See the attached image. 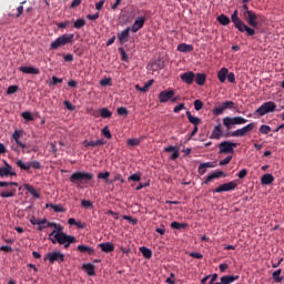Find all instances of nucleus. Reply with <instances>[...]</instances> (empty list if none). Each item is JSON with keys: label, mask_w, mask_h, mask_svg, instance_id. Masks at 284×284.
<instances>
[{"label": "nucleus", "mask_w": 284, "mask_h": 284, "mask_svg": "<svg viewBox=\"0 0 284 284\" xmlns=\"http://www.w3.org/2000/svg\"><path fill=\"white\" fill-rule=\"evenodd\" d=\"M83 143H84V148H99L101 145H105V141L103 140L90 141V142L85 140Z\"/></svg>", "instance_id": "29"}, {"label": "nucleus", "mask_w": 284, "mask_h": 284, "mask_svg": "<svg viewBox=\"0 0 284 284\" xmlns=\"http://www.w3.org/2000/svg\"><path fill=\"white\" fill-rule=\"evenodd\" d=\"M226 79L229 83H236V75L234 74V72H229L226 74Z\"/></svg>", "instance_id": "53"}, {"label": "nucleus", "mask_w": 284, "mask_h": 284, "mask_svg": "<svg viewBox=\"0 0 284 284\" xmlns=\"http://www.w3.org/2000/svg\"><path fill=\"white\" fill-rule=\"evenodd\" d=\"M23 3H26V1H22L20 3V6L17 8V13L13 14V17H16V19H19V17H21L23 14Z\"/></svg>", "instance_id": "44"}, {"label": "nucleus", "mask_w": 284, "mask_h": 284, "mask_svg": "<svg viewBox=\"0 0 284 284\" xmlns=\"http://www.w3.org/2000/svg\"><path fill=\"white\" fill-rule=\"evenodd\" d=\"M72 41H74V33H64L51 43L50 50H59V48H63V45H68Z\"/></svg>", "instance_id": "2"}, {"label": "nucleus", "mask_w": 284, "mask_h": 284, "mask_svg": "<svg viewBox=\"0 0 284 284\" xmlns=\"http://www.w3.org/2000/svg\"><path fill=\"white\" fill-rule=\"evenodd\" d=\"M143 26H145V17H139L134 20L132 27L130 28L131 32H139V30H141V28H143Z\"/></svg>", "instance_id": "14"}, {"label": "nucleus", "mask_w": 284, "mask_h": 284, "mask_svg": "<svg viewBox=\"0 0 284 284\" xmlns=\"http://www.w3.org/2000/svg\"><path fill=\"white\" fill-rule=\"evenodd\" d=\"M140 252L144 256V258H149V260L152 258V250H150L145 246H141Z\"/></svg>", "instance_id": "37"}, {"label": "nucleus", "mask_w": 284, "mask_h": 284, "mask_svg": "<svg viewBox=\"0 0 284 284\" xmlns=\"http://www.w3.org/2000/svg\"><path fill=\"white\" fill-rule=\"evenodd\" d=\"M141 141L139 139H129L128 145H131L132 148L140 145Z\"/></svg>", "instance_id": "56"}, {"label": "nucleus", "mask_w": 284, "mask_h": 284, "mask_svg": "<svg viewBox=\"0 0 284 284\" xmlns=\"http://www.w3.org/2000/svg\"><path fill=\"white\" fill-rule=\"evenodd\" d=\"M98 179H102L103 181H106V183H108V179H110V172L106 171L104 173H99Z\"/></svg>", "instance_id": "59"}, {"label": "nucleus", "mask_w": 284, "mask_h": 284, "mask_svg": "<svg viewBox=\"0 0 284 284\" xmlns=\"http://www.w3.org/2000/svg\"><path fill=\"white\" fill-rule=\"evenodd\" d=\"M186 116H187L189 122L192 123V125H194V126L201 125L202 121L199 118L192 115V112L186 111Z\"/></svg>", "instance_id": "33"}, {"label": "nucleus", "mask_w": 284, "mask_h": 284, "mask_svg": "<svg viewBox=\"0 0 284 284\" xmlns=\"http://www.w3.org/2000/svg\"><path fill=\"white\" fill-rule=\"evenodd\" d=\"M44 261H49L51 264L63 263L65 261V255L60 251L48 253Z\"/></svg>", "instance_id": "9"}, {"label": "nucleus", "mask_w": 284, "mask_h": 284, "mask_svg": "<svg viewBox=\"0 0 284 284\" xmlns=\"http://www.w3.org/2000/svg\"><path fill=\"white\" fill-rule=\"evenodd\" d=\"M254 128H256V122H251L247 125L233 131L231 136H246V134H250Z\"/></svg>", "instance_id": "10"}, {"label": "nucleus", "mask_w": 284, "mask_h": 284, "mask_svg": "<svg viewBox=\"0 0 284 284\" xmlns=\"http://www.w3.org/2000/svg\"><path fill=\"white\" fill-rule=\"evenodd\" d=\"M242 17L247 24L239 18V10H235L231 14V21L234 28H236L239 32H246V37H254V34H256V28H258V16L254 11H244Z\"/></svg>", "instance_id": "1"}, {"label": "nucleus", "mask_w": 284, "mask_h": 284, "mask_svg": "<svg viewBox=\"0 0 284 284\" xmlns=\"http://www.w3.org/2000/svg\"><path fill=\"white\" fill-rule=\"evenodd\" d=\"M239 143L231 141H223L219 144L220 154H234V148H237Z\"/></svg>", "instance_id": "7"}, {"label": "nucleus", "mask_w": 284, "mask_h": 284, "mask_svg": "<svg viewBox=\"0 0 284 284\" xmlns=\"http://www.w3.org/2000/svg\"><path fill=\"white\" fill-rule=\"evenodd\" d=\"M16 165H18V168H20V170H24V172L30 171V168H33V170H41V162L34 160L31 161L29 163H24L22 160H18L16 162Z\"/></svg>", "instance_id": "8"}, {"label": "nucleus", "mask_w": 284, "mask_h": 284, "mask_svg": "<svg viewBox=\"0 0 284 284\" xmlns=\"http://www.w3.org/2000/svg\"><path fill=\"white\" fill-rule=\"evenodd\" d=\"M194 109L196 110V112H200V110H203V101L195 100L194 101Z\"/></svg>", "instance_id": "54"}, {"label": "nucleus", "mask_w": 284, "mask_h": 284, "mask_svg": "<svg viewBox=\"0 0 284 284\" xmlns=\"http://www.w3.org/2000/svg\"><path fill=\"white\" fill-rule=\"evenodd\" d=\"M99 247L105 254H110V253L114 252V244H112V242L100 243Z\"/></svg>", "instance_id": "22"}, {"label": "nucleus", "mask_w": 284, "mask_h": 284, "mask_svg": "<svg viewBox=\"0 0 284 284\" xmlns=\"http://www.w3.org/2000/svg\"><path fill=\"white\" fill-rule=\"evenodd\" d=\"M19 92V85H10L8 89H7V94H14Z\"/></svg>", "instance_id": "52"}, {"label": "nucleus", "mask_w": 284, "mask_h": 284, "mask_svg": "<svg viewBox=\"0 0 284 284\" xmlns=\"http://www.w3.org/2000/svg\"><path fill=\"white\" fill-rule=\"evenodd\" d=\"M221 136H223V126L221 124H217L214 126L210 139H214V140L219 141V139H221Z\"/></svg>", "instance_id": "21"}, {"label": "nucleus", "mask_w": 284, "mask_h": 284, "mask_svg": "<svg viewBox=\"0 0 284 284\" xmlns=\"http://www.w3.org/2000/svg\"><path fill=\"white\" fill-rule=\"evenodd\" d=\"M222 105H224V110H233L234 102L233 101H225L224 103H222Z\"/></svg>", "instance_id": "57"}, {"label": "nucleus", "mask_w": 284, "mask_h": 284, "mask_svg": "<svg viewBox=\"0 0 284 284\" xmlns=\"http://www.w3.org/2000/svg\"><path fill=\"white\" fill-rule=\"evenodd\" d=\"M262 185H272L274 183V175L266 173L261 179Z\"/></svg>", "instance_id": "31"}, {"label": "nucleus", "mask_w": 284, "mask_h": 284, "mask_svg": "<svg viewBox=\"0 0 284 284\" xmlns=\"http://www.w3.org/2000/svg\"><path fill=\"white\" fill-rule=\"evenodd\" d=\"M23 135V130H16L12 134V139L13 141L17 143V145H19V148H21L22 150H26V148H28L26 145V143L21 142V136Z\"/></svg>", "instance_id": "16"}, {"label": "nucleus", "mask_w": 284, "mask_h": 284, "mask_svg": "<svg viewBox=\"0 0 284 284\" xmlns=\"http://www.w3.org/2000/svg\"><path fill=\"white\" fill-rule=\"evenodd\" d=\"M0 176H17V172L12 171V166L6 162V166L0 168Z\"/></svg>", "instance_id": "18"}, {"label": "nucleus", "mask_w": 284, "mask_h": 284, "mask_svg": "<svg viewBox=\"0 0 284 284\" xmlns=\"http://www.w3.org/2000/svg\"><path fill=\"white\" fill-rule=\"evenodd\" d=\"M119 52L121 54V61H125L128 63V53L125 52V50H123V48H120Z\"/></svg>", "instance_id": "60"}, {"label": "nucleus", "mask_w": 284, "mask_h": 284, "mask_svg": "<svg viewBox=\"0 0 284 284\" xmlns=\"http://www.w3.org/2000/svg\"><path fill=\"white\" fill-rule=\"evenodd\" d=\"M22 119H24L26 121H34V116L30 111H24L22 113Z\"/></svg>", "instance_id": "47"}, {"label": "nucleus", "mask_w": 284, "mask_h": 284, "mask_svg": "<svg viewBox=\"0 0 284 284\" xmlns=\"http://www.w3.org/2000/svg\"><path fill=\"white\" fill-rule=\"evenodd\" d=\"M210 168H216V163L214 162H203L199 165L197 173L203 176L205 172H207V169Z\"/></svg>", "instance_id": "19"}, {"label": "nucleus", "mask_w": 284, "mask_h": 284, "mask_svg": "<svg viewBox=\"0 0 284 284\" xmlns=\"http://www.w3.org/2000/svg\"><path fill=\"white\" fill-rule=\"evenodd\" d=\"M245 123H247V119L243 116H226L223 119V125H225V128L229 130H232L233 125H245Z\"/></svg>", "instance_id": "6"}, {"label": "nucleus", "mask_w": 284, "mask_h": 284, "mask_svg": "<svg viewBox=\"0 0 284 284\" xmlns=\"http://www.w3.org/2000/svg\"><path fill=\"white\" fill-rule=\"evenodd\" d=\"M20 72H23V74H39L40 70L34 67H20Z\"/></svg>", "instance_id": "27"}, {"label": "nucleus", "mask_w": 284, "mask_h": 284, "mask_svg": "<svg viewBox=\"0 0 284 284\" xmlns=\"http://www.w3.org/2000/svg\"><path fill=\"white\" fill-rule=\"evenodd\" d=\"M190 256L192 258H199V260L203 258V254H201L199 252H192V253H190Z\"/></svg>", "instance_id": "64"}, {"label": "nucleus", "mask_w": 284, "mask_h": 284, "mask_svg": "<svg viewBox=\"0 0 284 284\" xmlns=\"http://www.w3.org/2000/svg\"><path fill=\"white\" fill-rule=\"evenodd\" d=\"M59 83H63V79L53 75L52 80L49 82V85H59Z\"/></svg>", "instance_id": "45"}, {"label": "nucleus", "mask_w": 284, "mask_h": 284, "mask_svg": "<svg viewBox=\"0 0 284 284\" xmlns=\"http://www.w3.org/2000/svg\"><path fill=\"white\" fill-rule=\"evenodd\" d=\"M164 152H173V154L171 155V161H176V159H179V156H180L179 148H176V146H166L164 149Z\"/></svg>", "instance_id": "30"}, {"label": "nucleus", "mask_w": 284, "mask_h": 284, "mask_svg": "<svg viewBox=\"0 0 284 284\" xmlns=\"http://www.w3.org/2000/svg\"><path fill=\"white\" fill-rule=\"evenodd\" d=\"M85 20L84 19H78L74 21L73 23V27L77 29V30H81V28H84L85 26Z\"/></svg>", "instance_id": "41"}, {"label": "nucleus", "mask_w": 284, "mask_h": 284, "mask_svg": "<svg viewBox=\"0 0 284 284\" xmlns=\"http://www.w3.org/2000/svg\"><path fill=\"white\" fill-rule=\"evenodd\" d=\"M63 104L65 105L67 110H70V112H74V110H77V106H74L70 101H64Z\"/></svg>", "instance_id": "58"}, {"label": "nucleus", "mask_w": 284, "mask_h": 284, "mask_svg": "<svg viewBox=\"0 0 284 284\" xmlns=\"http://www.w3.org/2000/svg\"><path fill=\"white\" fill-rule=\"evenodd\" d=\"M130 32H132V29H130L129 27L125 30H123L120 34H118L119 41L122 45L123 43H128V41L130 40Z\"/></svg>", "instance_id": "20"}, {"label": "nucleus", "mask_w": 284, "mask_h": 284, "mask_svg": "<svg viewBox=\"0 0 284 284\" xmlns=\"http://www.w3.org/2000/svg\"><path fill=\"white\" fill-rule=\"evenodd\" d=\"M221 176H225V173L223 171H216L211 175H207L206 180L204 181V184L207 185V183H211V181H214V179H221Z\"/></svg>", "instance_id": "26"}, {"label": "nucleus", "mask_w": 284, "mask_h": 284, "mask_svg": "<svg viewBox=\"0 0 284 284\" xmlns=\"http://www.w3.org/2000/svg\"><path fill=\"white\" fill-rule=\"evenodd\" d=\"M171 227L172 230H185V227H187V223L172 222Z\"/></svg>", "instance_id": "39"}, {"label": "nucleus", "mask_w": 284, "mask_h": 284, "mask_svg": "<svg viewBox=\"0 0 284 284\" xmlns=\"http://www.w3.org/2000/svg\"><path fill=\"white\" fill-rule=\"evenodd\" d=\"M207 77L204 73H196L195 74V83L197 85H205Z\"/></svg>", "instance_id": "35"}, {"label": "nucleus", "mask_w": 284, "mask_h": 284, "mask_svg": "<svg viewBox=\"0 0 284 284\" xmlns=\"http://www.w3.org/2000/svg\"><path fill=\"white\" fill-rule=\"evenodd\" d=\"M226 110L225 106L222 104L220 106H216L213 110V114H215V116H221V114L223 113V111Z\"/></svg>", "instance_id": "46"}, {"label": "nucleus", "mask_w": 284, "mask_h": 284, "mask_svg": "<svg viewBox=\"0 0 284 284\" xmlns=\"http://www.w3.org/2000/svg\"><path fill=\"white\" fill-rule=\"evenodd\" d=\"M116 113L120 116H128V114H130V111L125 106H120V108H118Z\"/></svg>", "instance_id": "43"}, {"label": "nucleus", "mask_w": 284, "mask_h": 284, "mask_svg": "<svg viewBox=\"0 0 284 284\" xmlns=\"http://www.w3.org/2000/svg\"><path fill=\"white\" fill-rule=\"evenodd\" d=\"M48 227H54V230L49 234V241H51L53 245H57V241H59L60 237L67 235L65 232H63V226L61 224L49 222Z\"/></svg>", "instance_id": "3"}, {"label": "nucleus", "mask_w": 284, "mask_h": 284, "mask_svg": "<svg viewBox=\"0 0 284 284\" xmlns=\"http://www.w3.org/2000/svg\"><path fill=\"white\" fill-rule=\"evenodd\" d=\"M78 252H81L82 254H89V256H94V248L92 246L88 245H78Z\"/></svg>", "instance_id": "23"}, {"label": "nucleus", "mask_w": 284, "mask_h": 284, "mask_svg": "<svg viewBox=\"0 0 284 284\" xmlns=\"http://www.w3.org/2000/svg\"><path fill=\"white\" fill-rule=\"evenodd\" d=\"M239 275H225L221 277V282H217L219 284H230L234 283V281H239Z\"/></svg>", "instance_id": "24"}, {"label": "nucleus", "mask_w": 284, "mask_h": 284, "mask_svg": "<svg viewBox=\"0 0 284 284\" xmlns=\"http://www.w3.org/2000/svg\"><path fill=\"white\" fill-rule=\"evenodd\" d=\"M10 185H13L14 187H19V183H17V182L0 181V187H9Z\"/></svg>", "instance_id": "49"}, {"label": "nucleus", "mask_w": 284, "mask_h": 284, "mask_svg": "<svg viewBox=\"0 0 284 284\" xmlns=\"http://www.w3.org/2000/svg\"><path fill=\"white\" fill-rule=\"evenodd\" d=\"M55 243L63 245L64 250H68L70 245L77 243V237L73 235H62L60 239L55 240Z\"/></svg>", "instance_id": "11"}, {"label": "nucleus", "mask_w": 284, "mask_h": 284, "mask_svg": "<svg viewBox=\"0 0 284 284\" xmlns=\"http://www.w3.org/2000/svg\"><path fill=\"white\" fill-rule=\"evenodd\" d=\"M217 21L221 23V26H230L231 23L230 17L223 13L217 17Z\"/></svg>", "instance_id": "36"}, {"label": "nucleus", "mask_w": 284, "mask_h": 284, "mask_svg": "<svg viewBox=\"0 0 284 284\" xmlns=\"http://www.w3.org/2000/svg\"><path fill=\"white\" fill-rule=\"evenodd\" d=\"M154 84V80H149L148 83H145L141 90V92H148V90H150V88H152V85Z\"/></svg>", "instance_id": "48"}, {"label": "nucleus", "mask_w": 284, "mask_h": 284, "mask_svg": "<svg viewBox=\"0 0 284 284\" xmlns=\"http://www.w3.org/2000/svg\"><path fill=\"white\" fill-rule=\"evenodd\" d=\"M230 70L227 68H222L217 73V79L220 83H225V80L227 79V73Z\"/></svg>", "instance_id": "32"}, {"label": "nucleus", "mask_w": 284, "mask_h": 284, "mask_svg": "<svg viewBox=\"0 0 284 284\" xmlns=\"http://www.w3.org/2000/svg\"><path fill=\"white\" fill-rule=\"evenodd\" d=\"M24 190H27V192H29L30 194H32V196H34V199H41V194L37 191V189L30 184H24Z\"/></svg>", "instance_id": "34"}, {"label": "nucleus", "mask_w": 284, "mask_h": 284, "mask_svg": "<svg viewBox=\"0 0 284 284\" xmlns=\"http://www.w3.org/2000/svg\"><path fill=\"white\" fill-rule=\"evenodd\" d=\"M82 207H92V201L90 200H82L81 201Z\"/></svg>", "instance_id": "62"}, {"label": "nucleus", "mask_w": 284, "mask_h": 284, "mask_svg": "<svg viewBox=\"0 0 284 284\" xmlns=\"http://www.w3.org/2000/svg\"><path fill=\"white\" fill-rule=\"evenodd\" d=\"M47 207H52L54 212H65V209L61 205H54V204H47Z\"/></svg>", "instance_id": "51"}, {"label": "nucleus", "mask_w": 284, "mask_h": 284, "mask_svg": "<svg viewBox=\"0 0 284 284\" xmlns=\"http://www.w3.org/2000/svg\"><path fill=\"white\" fill-rule=\"evenodd\" d=\"M128 181L139 182V181H141V174L134 173V174H132V175H130V176L128 178Z\"/></svg>", "instance_id": "55"}, {"label": "nucleus", "mask_w": 284, "mask_h": 284, "mask_svg": "<svg viewBox=\"0 0 284 284\" xmlns=\"http://www.w3.org/2000/svg\"><path fill=\"white\" fill-rule=\"evenodd\" d=\"M271 112H276V103L268 101V102L263 103L254 112V116H265V114H270Z\"/></svg>", "instance_id": "5"}, {"label": "nucleus", "mask_w": 284, "mask_h": 284, "mask_svg": "<svg viewBox=\"0 0 284 284\" xmlns=\"http://www.w3.org/2000/svg\"><path fill=\"white\" fill-rule=\"evenodd\" d=\"M282 272H283V270H281V268L273 272V280L275 281V283H283V276H281Z\"/></svg>", "instance_id": "38"}, {"label": "nucleus", "mask_w": 284, "mask_h": 284, "mask_svg": "<svg viewBox=\"0 0 284 284\" xmlns=\"http://www.w3.org/2000/svg\"><path fill=\"white\" fill-rule=\"evenodd\" d=\"M102 136L105 139H112V133L110 132V129L108 126H104L102 129Z\"/></svg>", "instance_id": "50"}, {"label": "nucleus", "mask_w": 284, "mask_h": 284, "mask_svg": "<svg viewBox=\"0 0 284 284\" xmlns=\"http://www.w3.org/2000/svg\"><path fill=\"white\" fill-rule=\"evenodd\" d=\"M97 266L92 263H87L82 265V270L87 271L88 276H97V272L94 271Z\"/></svg>", "instance_id": "25"}, {"label": "nucleus", "mask_w": 284, "mask_h": 284, "mask_svg": "<svg viewBox=\"0 0 284 284\" xmlns=\"http://www.w3.org/2000/svg\"><path fill=\"white\" fill-rule=\"evenodd\" d=\"M272 132V128L267 124H262L260 126V134H268Z\"/></svg>", "instance_id": "42"}, {"label": "nucleus", "mask_w": 284, "mask_h": 284, "mask_svg": "<svg viewBox=\"0 0 284 284\" xmlns=\"http://www.w3.org/2000/svg\"><path fill=\"white\" fill-rule=\"evenodd\" d=\"M181 81L186 83V85H192L194 83L195 74L192 71L184 72L180 75Z\"/></svg>", "instance_id": "15"}, {"label": "nucleus", "mask_w": 284, "mask_h": 284, "mask_svg": "<svg viewBox=\"0 0 284 284\" xmlns=\"http://www.w3.org/2000/svg\"><path fill=\"white\" fill-rule=\"evenodd\" d=\"M175 92L172 89L164 90L160 92L159 94V101L160 103H168V101H171L172 97H174Z\"/></svg>", "instance_id": "13"}, {"label": "nucleus", "mask_w": 284, "mask_h": 284, "mask_svg": "<svg viewBox=\"0 0 284 284\" xmlns=\"http://www.w3.org/2000/svg\"><path fill=\"white\" fill-rule=\"evenodd\" d=\"M193 51H194V45H192V44L181 43L178 45V52L187 53V52H193Z\"/></svg>", "instance_id": "28"}, {"label": "nucleus", "mask_w": 284, "mask_h": 284, "mask_svg": "<svg viewBox=\"0 0 284 284\" xmlns=\"http://www.w3.org/2000/svg\"><path fill=\"white\" fill-rule=\"evenodd\" d=\"M100 115L102 116V119H111L112 118V113L110 112V110L108 108L101 109Z\"/></svg>", "instance_id": "40"}, {"label": "nucleus", "mask_w": 284, "mask_h": 284, "mask_svg": "<svg viewBox=\"0 0 284 284\" xmlns=\"http://www.w3.org/2000/svg\"><path fill=\"white\" fill-rule=\"evenodd\" d=\"M94 179V174L87 172H74L70 176L71 183H88V181H92Z\"/></svg>", "instance_id": "4"}, {"label": "nucleus", "mask_w": 284, "mask_h": 284, "mask_svg": "<svg viewBox=\"0 0 284 284\" xmlns=\"http://www.w3.org/2000/svg\"><path fill=\"white\" fill-rule=\"evenodd\" d=\"M1 199H10L12 196H17V187L14 185L7 186L6 191L0 193Z\"/></svg>", "instance_id": "17"}, {"label": "nucleus", "mask_w": 284, "mask_h": 284, "mask_svg": "<svg viewBox=\"0 0 284 284\" xmlns=\"http://www.w3.org/2000/svg\"><path fill=\"white\" fill-rule=\"evenodd\" d=\"M232 190H236V182H227L224 183L215 189V192L217 194H221V192H232Z\"/></svg>", "instance_id": "12"}, {"label": "nucleus", "mask_w": 284, "mask_h": 284, "mask_svg": "<svg viewBox=\"0 0 284 284\" xmlns=\"http://www.w3.org/2000/svg\"><path fill=\"white\" fill-rule=\"evenodd\" d=\"M239 179H245L247 176V169H243L237 174Z\"/></svg>", "instance_id": "63"}, {"label": "nucleus", "mask_w": 284, "mask_h": 284, "mask_svg": "<svg viewBox=\"0 0 284 284\" xmlns=\"http://www.w3.org/2000/svg\"><path fill=\"white\" fill-rule=\"evenodd\" d=\"M232 161V155L226 156L225 159L220 161V165H229V163Z\"/></svg>", "instance_id": "61"}]
</instances>
